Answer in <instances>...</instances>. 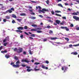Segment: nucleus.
I'll return each instance as SVG.
<instances>
[{
  "mask_svg": "<svg viewBox=\"0 0 79 79\" xmlns=\"http://www.w3.org/2000/svg\"><path fill=\"white\" fill-rule=\"evenodd\" d=\"M14 64H15V62H11L10 64V65H12L13 64V66L14 68H19V67L20 66L19 64L15 65Z\"/></svg>",
  "mask_w": 79,
  "mask_h": 79,
  "instance_id": "nucleus-1",
  "label": "nucleus"
},
{
  "mask_svg": "<svg viewBox=\"0 0 79 79\" xmlns=\"http://www.w3.org/2000/svg\"><path fill=\"white\" fill-rule=\"evenodd\" d=\"M23 49L21 48H19V49H17V53H20L21 52H23Z\"/></svg>",
  "mask_w": 79,
  "mask_h": 79,
  "instance_id": "nucleus-2",
  "label": "nucleus"
},
{
  "mask_svg": "<svg viewBox=\"0 0 79 79\" xmlns=\"http://www.w3.org/2000/svg\"><path fill=\"white\" fill-rule=\"evenodd\" d=\"M21 61L22 62H25V63H29V61L27 60V59L25 60H22Z\"/></svg>",
  "mask_w": 79,
  "mask_h": 79,
  "instance_id": "nucleus-3",
  "label": "nucleus"
},
{
  "mask_svg": "<svg viewBox=\"0 0 79 79\" xmlns=\"http://www.w3.org/2000/svg\"><path fill=\"white\" fill-rule=\"evenodd\" d=\"M73 19H75L76 21H79V17H78L76 16H73Z\"/></svg>",
  "mask_w": 79,
  "mask_h": 79,
  "instance_id": "nucleus-4",
  "label": "nucleus"
},
{
  "mask_svg": "<svg viewBox=\"0 0 79 79\" xmlns=\"http://www.w3.org/2000/svg\"><path fill=\"white\" fill-rule=\"evenodd\" d=\"M67 69H68V68H67V67L63 66L62 68V70H64V72H65Z\"/></svg>",
  "mask_w": 79,
  "mask_h": 79,
  "instance_id": "nucleus-5",
  "label": "nucleus"
},
{
  "mask_svg": "<svg viewBox=\"0 0 79 79\" xmlns=\"http://www.w3.org/2000/svg\"><path fill=\"white\" fill-rule=\"evenodd\" d=\"M17 29L19 30H23V29H24V27H17Z\"/></svg>",
  "mask_w": 79,
  "mask_h": 79,
  "instance_id": "nucleus-6",
  "label": "nucleus"
},
{
  "mask_svg": "<svg viewBox=\"0 0 79 79\" xmlns=\"http://www.w3.org/2000/svg\"><path fill=\"white\" fill-rule=\"evenodd\" d=\"M50 38L51 40H56V39H59V38L57 37H51Z\"/></svg>",
  "mask_w": 79,
  "mask_h": 79,
  "instance_id": "nucleus-7",
  "label": "nucleus"
},
{
  "mask_svg": "<svg viewBox=\"0 0 79 79\" xmlns=\"http://www.w3.org/2000/svg\"><path fill=\"white\" fill-rule=\"evenodd\" d=\"M42 10L43 13H45V12L44 11H48V10L45 8H43L42 9Z\"/></svg>",
  "mask_w": 79,
  "mask_h": 79,
  "instance_id": "nucleus-8",
  "label": "nucleus"
},
{
  "mask_svg": "<svg viewBox=\"0 0 79 79\" xmlns=\"http://www.w3.org/2000/svg\"><path fill=\"white\" fill-rule=\"evenodd\" d=\"M55 22L56 23L58 24H60V23H61V21H60L58 20H56L55 21Z\"/></svg>",
  "mask_w": 79,
  "mask_h": 79,
  "instance_id": "nucleus-9",
  "label": "nucleus"
},
{
  "mask_svg": "<svg viewBox=\"0 0 79 79\" xmlns=\"http://www.w3.org/2000/svg\"><path fill=\"white\" fill-rule=\"evenodd\" d=\"M42 68L43 69H48V68L47 67L45 66H44L43 65H42Z\"/></svg>",
  "mask_w": 79,
  "mask_h": 79,
  "instance_id": "nucleus-10",
  "label": "nucleus"
},
{
  "mask_svg": "<svg viewBox=\"0 0 79 79\" xmlns=\"http://www.w3.org/2000/svg\"><path fill=\"white\" fill-rule=\"evenodd\" d=\"M50 35H53V31L50 30Z\"/></svg>",
  "mask_w": 79,
  "mask_h": 79,
  "instance_id": "nucleus-11",
  "label": "nucleus"
},
{
  "mask_svg": "<svg viewBox=\"0 0 79 79\" xmlns=\"http://www.w3.org/2000/svg\"><path fill=\"white\" fill-rule=\"evenodd\" d=\"M5 56L6 58L7 59L9 58L10 57V55H6Z\"/></svg>",
  "mask_w": 79,
  "mask_h": 79,
  "instance_id": "nucleus-12",
  "label": "nucleus"
},
{
  "mask_svg": "<svg viewBox=\"0 0 79 79\" xmlns=\"http://www.w3.org/2000/svg\"><path fill=\"white\" fill-rule=\"evenodd\" d=\"M71 15H77L78 14L76 12H73V13H72Z\"/></svg>",
  "mask_w": 79,
  "mask_h": 79,
  "instance_id": "nucleus-13",
  "label": "nucleus"
},
{
  "mask_svg": "<svg viewBox=\"0 0 79 79\" xmlns=\"http://www.w3.org/2000/svg\"><path fill=\"white\" fill-rule=\"evenodd\" d=\"M57 5L58 6H60V7L63 8V5H62V4H59Z\"/></svg>",
  "mask_w": 79,
  "mask_h": 79,
  "instance_id": "nucleus-14",
  "label": "nucleus"
},
{
  "mask_svg": "<svg viewBox=\"0 0 79 79\" xmlns=\"http://www.w3.org/2000/svg\"><path fill=\"white\" fill-rule=\"evenodd\" d=\"M36 32L37 33H42V31L41 30H37Z\"/></svg>",
  "mask_w": 79,
  "mask_h": 79,
  "instance_id": "nucleus-15",
  "label": "nucleus"
},
{
  "mask_svg": "<svg viewBox=\"0 0 79 79\" xmlns=\"http://www.w3.org/2000/svg\"><path fill=\"white\" fill-rule=\"evenodd\" d=\"M71 54H73V55H77V54H78L77 53V52H72L71 53Z\"/></svg>",
  "mask_w": 79,
  "mask_h": 79,
  "instance_id": "nucleus-16",
  "label": "nucleus"
},
{
  "mask_svg": "<svg viewBox=\"0 0 79 79\" xmlns=\"http://www.w3.org/2000/svg\"><path fill=\"white\" fill-rule=\"evenodd\" d=\"M6 18L7 19H10V16H6Z\"/></svg>",
  "mask_w": 79,
  "mask_h": 79,
  "instance_id": "nucleus-17",
  "label": "nucleus"
},
{
  "mask_svg": "<svg viewBox=\"0 0 79 79\" xmlns=\"http://www.w3.org/2000/svg\"><path fill=\"white\" fill-rule=\"evenodd\" d=\"M14 59L15 60H18V57H17L16 56H15L14 57Z\"/></svg>",
  "mask_w": 79,
  "mask_h": 79,
  "instance_id": "nucleus-18",
  "label": "nucleus"
},
{
  "mask_svg": "<svg viewBox=\"0 0 79 79\" xmlns=\"http://www.w3.org/2000/svg\"><path fill=\"white\" fill-rule=\"evenodd\" d=\"M65 23V22H64V21H62L61 23H60V25H63V24Z\"/></svg>",
  "mask_w": 79,
  "mask_h": 79,
  "instance_id": "nucleus-19",
  "label": "nucleus"
},
{
  "mask_svg": "<svg viewBox=\"0 0 79 79\" xmlns=\"http://www.w3.org/2000/svg\"><path fill=\"white\" fill-rule=\"evenodd\" d=\"M8 12H9V13H11L12 12V10H11L10 9L8 10Z\"/></svg>",
  "mask_w": 79,
  "mask_h": 79,
  "instance_id": "nucleus-20",
  "label": "nucleus"
},
{
  "mask_svg": "<svg viewBox=\"0 0 79 79\" xmlns=\"http://www.w3.org/2000/svg\"><path fill=\"white\" fill-rule=\"evenodd\" d=\"M14 52H16V51L17 52H18V49H17V48H15L14 49Z\"/></svg>",
  "mask_w": 79,
  "mask_h": 79,
  "instance_id": "nucleus-21",
  "label": "nucleus"
},
{
  "mask_svg": "<svg viewBox=\"0 0 79 79\" xmlns=\"http://www.w3.org/2000/svg\"><path fill=\"white\" fill-rule=\"evenodd\" d=\"M36 18H35V17H31V19H36Z\"/></svg>",
  "mask_w": 79,
  "mask_h": 79,
  "instance_id": "nucleus-22",
  "label": "nucleus"
},
{
  "mask_svg": "<svg viewBox=\"0 0 79 79\" xmlns=\"http://www.w3.org/2000/svg\"><path fill=\"white\" fill-rule=\"evenodd\" d=\"M36 29H37V30H42V28L40 27L37 28Z\"/></svg>",
  "mask_w": 79,
  "mask_h": 79,
  "instance_id": "nucleus-23",
  "label": "nucleus"
},
{
  "mask_svg": "<svg viewBox=\"0 0 79 79\" xmlns=\"http://www.w3.org/2000/svg\"><path fill=\"white\" fill-rule=\"evenodd\" d=\"M17 20L19 22H21L22 21V19H17Z\"/></svg>",
  "mask_w": 79,
  "mask_h": 79,
  "instance_id": "nucleus-24",
  "label": "nucleus"
},
{
  "mask_svg": "<svg viewBox=\"0 0 79 79\" xmlns=\"http://www.w3.org/2000/svg\"><path fill=\"white\" fill-rule=\"evenodd\" d=\"M34 69L35 71H40V69H37L35 68H34Z\"/></svg>",
  "mask_w": 79,
  "mask_h": 79,
  "instance_id": "nucleus-25",
  "label": "nucleus"
},
{
  "mask_svg": "<svg viewBox=\"0 0 79 79\" xmlns=\"http://www.w3.org/2000/svg\"><path fill=\"white\" fill-rule=\"evenodd\" d=\"M12 17L13 18H16V15H15L14 14H13V15H12Z\"/></svg>",
  "mask_w": 79,
  "mask_h": 79,
  "instance_id": "nucleus-26",
  "label": "nucleus"
},
{
  "mask_svg": "<svg viewBox=\"0 0 79 79\" xmlns=\"http://www.w3.org/2000/svg\"><path fill=\"white\" fill-rule=\"evenodd\" d=\"M29 52L30 55H32V52H31V50H29Z\"/></svg>",
  "mask_w": 79,
  "mask_h": 79,
  "instance_id": "nucleus-27",
  "label": "nucleus"
},
{
  "mask_svg": "<svg viewBox=\"0 0 79 79\" xmlns=\"http://www.w3.org/2000/svg\"><path fill=\"white\" fill-rule=\"evenodd\" d=\"M21 16H26V14L25 13H22L20 14Z\"/></svg>",
  "mask_w": 79,
  "mask_h": 79,
  "instance_id": "nucleus-28",
  "label": "nucleus"
},
{
  "mask_svg": "<svg viewBox=\"0 0 79 79\" xmlns=\"http://www.w3.org/2000/svg\"><path fill=\"white\" fill-rule=\"evenodd\" d=\"M40 64V63L39 62H35L34 63L35 64H36V65H38V64Z\"/></svg>",
  "mask_w": 79,
  "mask_h": 79,
  "instance_id": "nucleus-29",
  "label": "nucleus"
},
{
  "mask_svg": "<svg viewBox=\"0 0 79 79\" xmlns=\"http://www.w3.org/2000/svg\"><path fill=\"white\" fill-rule=\"evenodd\" d=\"M56 16H60V17H61V15L58 14H56Z\"/></svg>",
  "mask_w": 79,
  "mask_h": 79,
  "instance_id": "nucleus-30",
  "label": "nucleus"
},
{
  "mask_svg": "<svg viewBox=\"0 0 79 79\" xmlns=\"http://www.w3.org/2000/svg\"><path fill=\"white\" fill-rule=\"evenodd\" d=\"M38 12L40 13H41V12H42V10H38Z\"/></svg>",
  "mask_w": 79,
  "mask_h": 79,
  "instance_id": "nucleus-31",
  "label": "nucleus"
},
{
  "mask_svg": "<svg viewBox=\"0 0 79 79\" xmlns=\"http://www.w3.org/2000/svg\"><path fill=\"white\" fill-rule=\"evenodd\" d=\"M73 47H78V46H79V44H78L73 45Z\"/></svg>",
  "mask_w": 79,
  "mask_h": 79,
  "instance_id": "nucleus-32",
  "label": "nucleus"
},
{
  "mask_svg": "<svg viewBox=\"0 0 79 79\" xmlns=\"http://www.w3.org/2000/svg\"><path fill=\"white\" fill-rule=\"evenodd\" d=\"M65 39L67 41H69V40L68 38H65Z\"/></svg>",
  "mask_w": 79,
  "mask_h": 79,
  "instance_id": "nucleus-33",
  "label": "nucleus"
},
{
  "mask_svg": "<svg viewBox=\"0 0 79 79\" xmlns=\"http://www.w3.org/2000/svg\"><path fill=\"white\" fill-rule=\"evenodd\" d=\"M7 44H8V43H4L3 44V45H4V46H6V45H7Z\"/></svg>",
  "mask_w": 79,
  "mask_h": 79,
  "instance_id": "nucleus-34",
  "label": "nucleus"
},
{
  "mask_svg": "<svg viewBox=\"0 0 79 79\" xmlns=\"http://www.w3.org/2000/svg\"><path fill=\"white\" fill-rule=\"evenodd\" d=\"M31 71V69H27V71L28 72H30Z\"/></svg>",
  "mask_w": 79,
  "mask_h": 79,
  "instance_id": "nucleus-35",
  "label": "nucleus"
},
{
  "mask_svg": "<svg viewBox=\"0 0 79 79\" xmlns=\"http://www.w3.org/2000/svg\"><path fill=\"white\" fill-rule=\"evenodd\" d=\"M31 26H33V27H37V25H36L32 24Z\"/></svg>",
  "mask_w": 79,
  "mask_h": 79,
  "instance_id": "nucleus-36",
  "label": "nucleus"
},
{
  "mask_svg": "<svg viewBox=\"0 0 79 79\" xmlns=\"http://www.w3.org/2000/svg\"><path fill=\"white\" fill-rule=\"evenodd\" d=\"M19 63H20L19 60L17 61V62H16L15 63H16V64H19Z\"/></svg>",
  "mask_w": 79,
  "mask_h": 79,
  "instance_id": "nucleus-37",
  "label": "nucleus"
},
{
  "mask_svg": "<svg viewBox=\"0 0 79 79\" xmlns=\"http://www.w3.org/2000/svg\"><path fill=\"white\" fill-rule=\"evenodd\" d=\"M31 37H35V34H32L31 35Z\"/></svg>",
  "mask_w": 79,
  "mask_h": 79,
  "instance_id": "nucleus-38",
  "label": "nucleus"
},
{
  "mask_svg": "<svg viewBox=\"0 0 79 79\" xmlns=\"http://www.w3.org/2000/svg\"><path fill=\"white\" fill-rule=\"evenodd\" d=\"M24 29H27V26H25L24 27Z\"/></svg>",
  "mask_w": 79,
  "mask_h": 79,
  "instance_id": "nucleus-39",
  "label": "nucleus"
},
{
  "mask_svg": "<svg viewBox=\"0 0 79 79\" xmlns=\"http://www.w3.org/2000/svg\"><path fill=\"white\" fill-rule=\"evenodd\" d=\"M55 12H56V13H61V11H59L58 10L55 11Z\"/></svg>",
  "mask_w": 79,
  "mask_h": 79,
  "instance_id": "nucleus-40",
  "label": "nucleus"
},
{
  "mask_svg": "<svg viewBox=\"0 0 79 79\" xmlns=\"http://www.w3.org/2000/svg\"><path fill=\"white\" fill-rule=\"evenodd\" d=\"M12 23L13 24H14V23H15V20H13L12 21Z\"/></svg>",
  "mask_w": 79,
  "mask_h": 79,
  "instance_id": "nucleus-41",
  "label": "nucleus"
},
{
  "mask_svg": "<svg viewBox=\"0 0 79 79\" xmlns=\"http://www.w3.org/2000/svg\"><path fill=\"white\" fill-rule=\"evenodd\" d=\"M31 2H32V3H36L37 2L33 1H31Z\"/></svg>",
  "mask_w": 79,
  "mask_h": 79,
  "instance_id": "nucleus-42",
  "label": "nucleus"
},
{
  "mask_svg": "<svg viewBox=\"0 0 79 79\" xmlns=\"http://www.w3.org/2000/svg\"><path fill=\"white\" fill-rule=\"evenodd\" d=\"M66 29V31H69V29H68V28H67L66 27V28H65Z\"/></svg>",
  "mask_w": 79,
  "mask_h": 79,
  "instance_id": "nucleus-43",
  "label": "nucleus"
},
{
  "mask_svg": "<svg viewBox=\"0 0 79 79\" xmlns=\"http://www.w3.org/2000/svg\"><path fill=\"white\" fill-rule=\"evenodd\" d=\"M20 37L21 39H23V35H21L20 36Z\"/></svg>",
  "mask_w": 79,
  "mask_h": 79,
  "instance_id": "nucleus-44",
  "label": "nucleus"
},
{
  "mask_svg": "<svg viewBox=\"0 0 79 79\" xmlns=\"http://www.w3.org/2000/svg\"><path fill=\"white\" fill-rule=\"evenodd\" d=\"M11 10H12L13 11H14V10H15V9L14 8H13L12 7L11 9H10Z\"/></svg>",
  "mask_w": 79,
  "mask_h": 79,
  "instance_id": "nucleus-45",
  "label": "nucleus"
},
{
  "mask_svg": "<svg viewBox=\"0 0 79 79\" xmlns=\"http://www.w3.org/2000/svg\"><path fill=\"white\" fill-rule=\"evenodd\" d=\"M31 15H35V13L34 12H31Z\"/></svg>",
  "mask_w": 79,
  "mask_h": 79,
  "instance_id": "nucleus-46",
  "label": "nucleus"
},
{
  "mask_svg": "<svg viewBox=\"0 0 79 79\" xmlns=\"http://www.w3.org/2000/svg\"><path fill=\"white\" fill-rule=\"evenodd\" d=\"M74 26V25H73V24L72 23L71 25H70V27H73Z\"/></svg>",
  "mask_w": 79,
  "mask_h": 79,
  "instance_id": "nucleus-47",
  "label": "nucleus"
},
{
  "mask_svg": "<svg viewBox=\"0 0 79 79\" xmlns=\"http://www.w3.org/2000/svg\"><path fill=\"white\" fill-rule=\"evenodd\" d=\"M21 66H23V67H25L26 65L22 64L21 65Z\"/></svg>",
  "mask_w": 79,
  "mask_h": 79,
  "instance_id": "nucleus-48",
  "label": "nucleus"
},
{
  "mask_svg": "<svg viewBox=\"0 0 79 79\" xmlns=\"http://www.w3.org/2000/svg\"><path fill=\"white\" fill-rule=\"evenodd\" d=\"M23 55H26V51H24L23 52Z\"/></svg>",
  "mask_w": 79,
  "mask_h": 79,
  "instance_id": "nucleus-49",
  "label": "nucleus"
},
{
  "mask_svg": "<svg viewBox=\"0 0 79 79\" xmlns=\"http://www.w3.org/2000/svg\"><path fill=\"white\" fill-rule=\"evenodd\" d=\"M62 19H66V17H63Z\"/></svg>",
  "mask_w": 79,
  "mask_h": 79,
  "instance_id": "nucleus-50",
  "label": "nucleus"
},
{
  "mask_svg": "<svg viewBox=\"0 0 79 79\" xmlns=\"http://www.w3.org/2000/svg\"><path fill=\"white\" fill-rule=\"evenodd\" d=\"M60 27L61 29H65V28H66V27Z\"/></svg>",
  "mask_w": 79,
  "mask_h": 79,
  "instance_id": "nucleus-51",
  "label": "nucleus"
},
{
  "mask_svg": "<svg viewBox=\"0 0 79 79\" xmlns=\"http://www.w3.org/2000/svg\"><path fill=\"white\" fill-rule=\"evenodd\" d=\"M3 21L4 22H6V19H3Z\"/></svg>",
  "mask_w": 79,
  "mask_h": 79,
  "instance_id": "nucleus-52",
  "label": "nucleus"
},
{
  "mask_svg": "<svg viewBox=\"0 0 79 79\" xmlns=\"http://www.w3.org/2000/svg\"><path fill=\"white\" fill-rule=\"evenodd\" d=\"M51 13L52 14V15H54V14H55V12H54V11H52Z\"/></svg>",
  "mask_w": 79,
  "mask_h": 79,
  "instance_id": "nucleus-53",
  "label": "nucleus"
},
{
  "mask_svg": "<svg viewBox=\"0 0 79 79\" xmlns=\"http://www.w3.org/2000/svg\"><path fill=\"white\" fill-rule=\"evenodd\" d=\"M6 39H4L3 40V42H6Z\"/></svg>",
  "mask_w": 79,
  "mask_h": 79,
  "instance_id": "nucleus-54",
  "label": "nucleus"
},
{
  "mask_svg": "<svg viewBox=\"0 0 79 79\" xmlns=\"http://www.w3.org/2000/svg\"><path fill=\"white\" fill-rule=\"evenodd\" d=\"M45 63H47V64H48V63H49V62L48 60H46L45 61Z\"/></svg>",
  "mask_w": 79,
  "mask_h": 79,
  "instance_id": "nucleus-55",
  "label": "nucleus"
},
{
  "mask_svg": "<svg viewBox=\"0 0 79 79\" xmlns=\"http://www.w3.org/2000/svg\"><path fill=\"white\" fill-rule=\"evenodd\" d=\"M46 3H47V4H48V3H49V1L47 0V1H46Z\"/></svg>",
  "mask_w": 79,
  "mask_h": 79,
  "instance_id": "nucleus-56",
  "label": "nucleus"
},
{
  "mask_svg": "<svg viewBox=\"0 0 79 79\" xmlns=\"http://www.w3.org/2000/svg\"><path fill=\"white\" fill-rule=\"evenodd\" d=\"M61 61L62 63H64V60L62 59Z\"/></svg>",
  "mask_w": 79,
  "mask_h": 79,
  "instance_id": "nucleus-57",
  "label": "nucleus"
},
{
  "mask_svg": "<svg viewBox=\"0 0 79 79\" xmlns=\"http://www.w3.org/2000/svg\"><path fill=\"white\" fill-rule=\"evenodd\" d=\"M76 30L78 31L79 30V27H77L76 29Z\"/></svg>",
  "mask_w": 79,
  "mask_h": 79,
  "instance_id": "nucleus-58",
  "label": "nucleus"
},
{
  "mask_svg": "<svg viewBox=\"0 0 79 79\" xmlns=\"http://www.w3.org/2000/svg\"><path fill=\"white\" fill-rule=\"evenodd\" d=\"M39 16L40 17V18H43V16L41 15H39Z\"/></svg>",
  "mask_w": 79,
  "mask_h": 79,
  "instance_id": "nucleus-59",
  "label": "nucleus"
},
{
  "mask_svg": "<svg viewBox=\"0 0 79 79\" xmlns=\"http://www.w3.org/2000/svg\"><path fill=\"white\" fill-rule=\"evenodd\" d=\"M24 33L25 34H26V35H29V34H28L26 32H24Z\"/></svg>",
  "mask_w": 79,
  "mask_h": 79,
  "instance_id": "nucleus-60",
  "label": "nucleus"
},
{
  "mask_svg": "<svg viewBox=\"0 0 79 79\" xmlns=\"http://www.w3.org/2000/svg\"><path fill=\"white\" fill-rule=\"evenodd\" d=\"M2 48H3V46H2L0 47V51L2 49Z\"/></svg>",
  "mask_w": 79,
  "mask_h": 79,
  "instance_id": "nucleus-61",
  "label": "nucleus"
},
{
  "mask_svg": "<svg viewBox=\"0 0 79 79\" xmlns=\"http://www.w3.org/2000/svg\"><path fill=\"white\" fill-rule=\"evenodd\" d=\"M69 47H73V45L72 44H70V45H69Z\"/></svg>",
  "mask_w": 79,
  "mask_h": 79,
  "instance_id": "nucleus-62",
  "label": "nucleus"
},
{
  "mask_svg": "<svg viewBox=\"0 0 79 79\" xmlns=\"http://www.w3.org/2000/svg\"><path fill=\"white\" fill-rule=\"evenodd\" d=\"M65 5V6H66L67 5H69V4H67V3H64Z\"/></svg>",
  "mask_w": 79,
  "mask_h": 79,
  "instance_id": "nucleus-63",
  "label": "nucleus"
},
{
  "mask_svg": "<svg viewBox=\"0 0 79 79\" xmlns=\"http://www.w3.org/2000/svg\"><path fill=\"white\" fill-rule=\"evenodd\" d=\"M4 53H7V51L5 50L4 51Z\"/></svg>",
  "mask_w": 79,
  "mask_h": 79,
  "instance_id": "nucleus-64",
  "label": "nucleus"
}]
</instances>
